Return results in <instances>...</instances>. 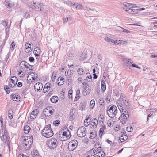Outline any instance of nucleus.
<instances>
[{
	"mask_svg": "<svg viewBox=\"0 0 157 157\" xmlns=\"http://www.w3.org/2000/svg\"><path fill=\"white\" fill-rule=\"evenodd\" d=\"M12 99L13 101H20V98L19 97H16L15 94L12 95Z\"/></svg>",
	"mask_w": 157,
	"mask_h": 157,
	"instance_id": "30",
	"label": "nucleus"
},
{
	"mask_svg": "<svg viewBox=\"0 0 157 157\" xmlns=\"http://www.w3.org/2000/svg\"><path fill=\"white\" fill-rule=\"evenodd\" d=\"M42 134L44 137L49 138L53 135V131L51 129V125L49 124L45 127L42 131Z\"/></svg>",
	"mask_w": 157,
	"mask_h": 157,
	"instance_id": "2",
	"label": "nucleus"
},
{
	"mask_svg": "<svg viewBox=\"0 0 157 157\" xmlns=\"http://www.w3.org/2000/svg\"><path fill=\"white\" fill-rule=\"evenodd\" d=\"M82 86H83L84 88V90H83V91L84 90H88V92L89 93L90 90H89V87L85 83V82H83L82 83Z\"/></svg>",
	"mask_w": 157,
	"mask_h": 157,
	"instance_id": "23",
	"label": "nucleus"
},
{
	"mask_svg": "<svg viewBox=\"0 0 157 157\" xmlns=\"http://www.w3.org/2000/svg\"><path fill=\"white\" fill-rule=\"evenodd\" d=\"M94 152L95 154L99 157H103L105 155V153L104 151L101 149H98L97 151L95 150Z\"/></svg>",
	"mask_w": 157,
	"mask_h": 157,
	"instance_id": "12",
	"label": "nucleus"
},
{
	"mask_svg": "<svg viewBox=\"0 0 157 157\" xmlns=\"http://www.w3.org/2000/svg\"><path fill=\"white\" fill-rule=\"evenodd\" d=\"M3 23L4 25H5V26L6 27V29H8L10 28V26H9L8 25V23L7 22H6V21H4L3 22Z\"/></svg>",
	"mask_w": 157,
	"mask_h": 157,
	"instance_id": "50",
	"label": "nucleus"
},
{
	"mask_svg": "<svg viewBox=\"0 0 157 157\" xmlns=\"http://www.w3.org/2000/svg\"><path fill=\"white\" fill-rule=\"evenodd\" d=\"M86 78L88 82H91L92 80V77L90 73H87L86 75Z\"/></svg>",
	"mask_w": 157,
	"mask_h": 157,
	"instance_id": "24",
	"label": "nucleus"
},
{
	"mask_svg": "<svg viewBox=\"0 0 157 157\" xmlns=\"http://www.w3.org/2000/svg\"><path fill=\"white\" fill-rule=\"evenodd\" d=\"M77 72L78 74L82 75L83 74L84 70L82 68H79L78 69Z\"/></svg>",
	"mask_w": 157,
	"mask_h": 157,
	"instance_id": "34",
	"label": "nucleus"
},
{
	"mask_svg": "<svg viewBox=\"0 0 157 157\" xmlns=\"http://www.w3.org/2000/svg\"><path fill=\"white\" fill-rule=\"evenodd\" d=\"M105 84V81L103 80L101 82V86L102 90L103 92L105 91L106 90V86Z\"/></svg>",
	"mask_w": 157,
	"mask_h": 157,
	"instance_id": "21",
	"label": "nucleus"
},
{
	"mask_svg": "<svg viewBox=\"0 0 157 157\" xmlns=\"http://www.w3.org/2000/svg\"><path fill=\"white\" fill-rule=\"evenodd\" d=\"M86 131L84 126L79 127L77 132L78 136L79 137L82 138L85 137L86 134Z\"/></svg>",
	"mask_w": 157,
	"mask_h": 157,
	"instance_id": "5",
	"label": "nucleus"
},
{
	"mask_svg": "<svg viewBox=\"0 0 157 157\" xmlns=\"http://www.w3.org/2000/svg\"><path fill=\"white\" fill-rule=\"evenodd\" d=\"M4 89L5 91L7 94H9L10 92V90H8L9 89V87L8 86L5 85L4 86Z\"/></svg>",
	"mask_w": 157,
	"mask_h": 157,
	"instance_id": "37",
	"label": "nucleus"
},
{
	"mask_svg": "<svg viewBox=\"0 0 157 157\" xmlns=\"http://www.w3.org/2000/svg\"><path fill=\"white\" fill-rule=\"evenodd\" d=\"M108 107L107 109V113L108 116L111 118H113L116 117L117 114L118 110L117 107L112 105L109 109Z\"/></svg>",
	"mask_w": 157,
	"mask_h": 157,
	"instance_id": "3",
	"label": "nucleus"
},
{
	"mask_svg": "<svg viewBox=\"0 0 157 157\" xmlns=\"http://www.w3.org/2000/svg\"><path fill=\"white\" fill-rule=\"evenodd\" d=\"M58 100V98L57 96H54L52 97L50 99L51 102L52 103L57 102Z\"/></svg>",
	"mask_w": 157,
	"mask_h": 157,
	"instance_id": "26",
	"label": "nucleus"
},
{
	"mask_svg": "<svg viewBox=\"0 0 157 157\" xmlns=\"http://www.w3.org/2000/svg\"><path fill=\"white\" fill-rule=\"evenodd\" d=\"M5 44V42L3 41V42L2 43V44L0 46V52H1L3 48L4 47Z\"/></svg>",
	"mask_w": 157,
	"mask_h": 157,
	"instance_id": "51",
	"label": "nucleus"
},
{
	"mask_svg": "<svg viewBox=\"0 0 157 157\" xmlns=\"http://www.w3.org/2000/svg\"><path fill=\"white\" fill-rule=\"evenodd\" d=\"M18 80L16 76L12 77L9 84L10 86L11 87H14L17 84Z\"/></svg>",
	"mask_w": 157,
	"mask_h": 157,
	"instance_id": "9",
	"label": "nucleus"
},
{
	"mask_svg": "<svg viewBox=\"0 0 157 157\" xmlns=\"http://www.w3.org/2000/svg\"><path fill=\"white\" fill-rule=\"evenodd\" d=\"M29 77H27V82L28 83L30 84L32 82H33L32 81H31V79H28Z\"/></svg>",
	"mask_w": 157,
	"mask_h": 157,
	"instance_id": "59",
	"label": "nucleus"
},
{
	"mask_svg": "<svg viewBox=\"0 0 157 157\" xmlns=\"http://www.w3.org/2000/svg\"><path fill=\"white\" fill-rule=\"evenodd\" d=\"M90 127L93 128H96L98 124V120L95 118H93L92 121H91L90 120Z\"/></svg>",
	"mask_w": 157,
	"mask_h": 157,
	"instance_id": "10",
	"label": "nucleus"
},
{
	"mask_svg": "<svg viewBox=\"0 0 157 157\" xmlns=\"http://www.w3.org/2000/svg\"><path fill=\"white\" fill-rule=\"evenodd\" d=\"M34 89L36 91H39L41 90L43 87L42 84L40 82L36 83L34 85Z\"/></svg>",
	"mask_w": 157,
	"mask_h": 157,
	"instance_id": "13",
	"label": "nucleus"
},
{
	"mask_svg": "<svg viewBox=\"0 0 157 157\" xmlns=\"http://www.w3.org/2000/svg\"><path fill=\"white\" fill-rule=\"evenodd\" d=\"M104 99L103 98H101L99 101V103L100 104V105L101 106H103L104 104L103 103H104Z\"/></svg>",
	"mask_w": 157,
	"mask_h": 157,
	"instance_id": "44",
	"label": "nucleus"
},
{
	"mask_svg": "<svg viewBox=\"0 0 157 157\" xmlns=\"http://www.w3.org/2000/svg\"><path fill=\"white\" fill-rule=\"evenodd\" d=\"M106 128V126H103L101 128L99 131V135H102L104 132V130Z\"/></svg>",
	"mask_w": 157,
	"mask_h": 157,
	"instance_id": "29",
	"label": "nucleus"
},
{
	"mask_svg": "<svg viewBox=\"0 0 157 157\" xmlns=\"http://www.w3.org/2000/svg\"><path fill=\"white\" fill-rule=\"evenodd\" d=\"M72 90L71 89H70L69 90L68 93V96H69V98H71L72 97Z\"/></svg>",
	"mask_w": 157,
	"mask_h": 157,
	"instance_id": "52",
	"label": "nucleus"
},
{
	"mask_svg": "<svg viewBox=\"0 0 157 157\" xmlns=\"http://www.w3.org/2000/svg\"><path fill=\"white\" fill-rule=\"evenodd\" d=\"M58 144V142L56 139L52 138L48 142V145L51 149H54L56 148Z\"/></svg>",
	"mask_w": 157,
	"mask_h": 157,
	"instance_id": "4",
	"label": "nucleus"
},
{
	"mask_svg": "<svg viewBox=\"0 0 157 157\" xmlns=\"http://www.w3.org/2000/svg\"><path fill=\"white\" fill-rule=\"evenodd\" d=\"M123 98L121 97L117 101L116 103L119 110L121 112H123L124 109V106L123 104V102L122 101Z\"/></svg>",
	"mask_w": 157,
	"mask_h": 157,
	"instance_id": "7",
	"label": "nucleus"
},
{
	"mask_svg": "<svg viewBox=\"0 0 157 157\" xmlns=\"http://www.w3.org/2000/svg\"><path fill=\"white\" fill-rule=\"evenodd\" d=\"M71 20V18L70 17H67L66 18H65L63 19V22H67L68 21Z\"/></svg>",
	"mask_w": 157,
	"mask_h": 157,
	"instance_id": "53",
	"label": "nucleus"
},
{
	"mask_svg": "<svg viewBox=\"0 0 157 157\" xmlns=\"http://www.w3.org/2000/svg\"><path fill=\"white\" fill-rule=\"evenodd\" d=\"M20 64L23 65L26 68H29V67L28 66H29V67L30 66L31 68H32V67H33V66L30 65L27 62L25 61H22L20 63Z\"/></svg>",
	"mask_w": 157,
	"mask_h": 157,
	"instance_id": "20",
	"label": "nucleus"
},
{
	"mask_svg": "<svg viewBox=\"0 0 157 157\" xmlns=\"http://www.w3.org/2000/svg\"><path fill=\"white\" fill-rule=\"evenodd\" d=\"M29 137V139H28L27 140L26 139H24L23 143V146L26 148H27V149H28L31 146L33 138V136H30Z\"/></svg>",
	"mask_w": 157,
	"mask_h": 157,
	"instance_id": "6",
	"label": "nucleus"
},
{
	"mask_svg": "<svg viewBox=\"0 0 157 157\" xmlns=\"http://www.w3.org/2000/svg\"><path fill=\"white\" fill-rule=\"evenodd\" d=\"M105 40L106 41L110 43V41L111 40V39L108 37H106L105 38Z\"/></svg>",
	"mask_w": 157,
	"mask_h": 157,
	"instance_id": "57",
	"label": "nucleus"
},
{
	"mask_svg": "<svg viewBox=\"0 0 157 157\" xmlns=\"http://www.w3.org/2000/svg\"><path fill=\"white\" fill-rule=\"evenodd\" d=\"M15 46V44L14 43V42H12L11 44V47L12 48H13V49L14 48Z\"/></svg>",
	"mask_w": 157,
	"mask_h": 157,
	"instance_id": "64",
	"label": "nucleus"
},
{
	"mask_svg": "<svg viewBox=\"0 0 157 157\" xmlns=\"http://www.w3.org/2000/svg\"><path fill=\"white\" fill-rule=\"evenodd\" d=\"M95 105V101L94 100H92L90 102V108L93 109Z\"/></svg>",
	"mask_w": 157,
	"mask_h": 157,
	"instance_id": "31",
	"label": "nucleus"
},
{
	"mask_svg": "<svg viewBox=\"0 0 157 157\" xmlns=\"http://www.w3.org/2000/svg\"><path fill=\"white\" fill-rule=\"evenodd\" d=\"M22 86V82H19L17 84V86L18 87H21Z\"/></svg>",
	"mask_w": 157,
	"mask_h": 157,
	"instance_id": "63",
	"label": "nucleus"
},
{
	"mask_svg": "<svg viewBox=\"0 0 157 157\" xmlns=\"http://www.w3.org/2000/svg\"><path fill=\"white\" fill-rule=\"evenodd\" d=\"M125 11L131 14H134V13H132L133 10H132V9L130 8H127V10H125Z\"/></svg>",
	"mask_w": 157,
	"mask_h": 157,
	"instance_id": "46",
	"label": "nucleus"
},
{
	"mask_svg": "<svg viewBox=\"0 0 157 157\" xmlns=\"http://www.w3.org/2000/svg\"><path fill=\"white\" fill-rule=\"evenodd\" d=\"M153 114V112H151L150 113V114L148 115V116L147 117V121H148V120L149 119L148 118L151 117L152 116Z\"/></svg>",
	"mask_w": 157,
	"mask_h": 157,
	"instance_id": "55",
	"label": "nucleus"
},
{
	"mask_svg": "<svg viewBox=\"0 0 157 157\" xmlns=\"http://www.w3.org/2000/svg\"><path fill=\"white\" fill-rule=\"evenodd\" d=\"M30 74L32 77H36V78H38V75L36 73L33 72H32Z\"/></svg>",
	"mask_w": 157,
	"mask_h": 157,
	"instance_id": "41",
	"label": "nucleus"
},
{
	"mask_svg": "<svg viewBox=\"0 0 157 157\" xmlns=\"http://www.w3.org/2000/svg\"><path fill=\"white\" fill-rule=\"evenodd\" d=\"M130 7L131 8L135 7H137V6H136V4H130Z\"/></svg>",
	"mask_w": 157,
	"mask_h": 157,
	"instance_id": "60",
	"label": "nucleus"
},
{
	"mask_svg": "<svg viewBox=\"0 0 157 157\" xmlns=\"http://www.w3.org/2000/svg\"><path fill=\"white\" fill-rule=\"evenodd\" d=\"M40 54L41 53V51L39 47H36L35 48L34 50V53H36V52Z\"/></svg>",
	"mask_w": 157,
	"mask_h": 157,
	"instance_id": "36",
	"label": "nucleus"
},
{
	"mask_svg": "<svg viewBox=\"0 0 157 157\" xmlns=\"http://www.w3.org/2000/svg\"><path fill=\"white\" fill-rule=\"evenodd\" d=\"M24 18L25 19L29 18L30 17V15L28 12H26L23 15Z\"/></svg>",
	"mask_w": 157,
	"mask_h": 157,
	"instance_id": "35",
	"label": "nucleus"
},
{
	"mask_svg": "<svg viewBox=\"0 0 157 157\" xmlns=\"http://www.w3.org/2000/svg\"><path fill=\"white\" fill-rule=\"evenodd\" d=\"M33 47L31 48V47L25 49V51L27 53H29L32 51L33 49Z\"/></svg>",
	"mask_w": 157,
	"mask_h": 157,
	"instance_id": "39",
	"label": "nucleus"
},
{
	"mask_svg": "<svg viewBox=\"0 0 157 157\" xmlns=\"http://www.w3.org/2000/svg\"><path fill=\"white\" fill-rule=\"evenodd\" d=\"M72 71H72L71 70L67 71V73L69 74V76H68V78H72L73 74Z\"/></svg>",
	"mask_w": 157,
	"mask_h": 157,
	"instance_id": "45",
	"label": "nucleus"
},
{
	"mask_svg": "<svg viewBox=\"0 0 157 157\" xmlns=\"http://www.w3.org/2000/svg\"><path fill=\"white\" fill-rule=\"evenodd\" d=\"M121 29H122V31L123 32H126L127 33H130V31L126 29H124L122 28H121Z\"/></svg>",
	"mask_w": 157,
	"mask_h": 157,
	"instance_id": "54",
	"label": "nucleus"
},
{
	"mask_svg": "<svg viewBox=\"0 0 157 157\" xmlns=\"http://www.w3.org/2000/svg\"><path fill=\"white\" fill-rule=\"evenodd\" d=\"M31 129L30 128L28 125H26L24 127V132L25 134L28 133Z\"/></svg>",
	"mask_w": 157,
	"mask_h": 157,
	"instance_id": "22",
	"label": "nucleus"
},
{
	"mask_svg": "<svg viewBox=\"0 0 157 157\" xmlns=\"http://www.w3.org/2000/svg\"><path fill=\"white\" fill-rule=\"evenodd\" d=\"M38 112L37 110H33L31 113L30 116V118L32 119H34L36 117V115L38 114Z\"/></svg>",
	"mask_w": 157,
	"mask_h": 157,
	"instance_id": "15",
	"label": "nucleus"
},
{
	"mask_svg": "<svg viewBox=\"0 0 157 157\" xmlns=\"http://www.w3.org/2000/svg\"><path fill=\"white\" fill-rule=\"evenodd\" d=\"M124 7H123V9L125 10H127V8L130 7V4L129 3H126L125 4H124Z\"/></svg>",
	"mask_w": 157,
	"mask_h": 157,
	"instance_id": "42",
	"label": "nucleus"
},
{
	"mask_svg": "<svg viewBox=\"0 0 157 157\" xmlns=\"http://www.w3.org/2000/svg\"><path fill=\"white\" fill-rule=\"evenodd\" d=\"M50 107H48L44 109V113L46 115L47 114V112H49V114H47V116H49L52 114H53L55 111V109H52V110L50 109Z\"/></svg>",
	"mask_w": 157,
	"mask_h": 157,
	"instance_id": "11",
	"label": "nucleus"
},
{
	"mask_svg": "<svg viewBox=\"0 0 157 157\" xmlns=\"http://www.w3.org/2000/svg\"><path fill=\"white\" fill-rule=\"evenodd\" d=\"M129 114L128 112L125 111L124 113L121 115L120 117L118 118V120H120V119H126L129 117Z\"/></svg>",
	"mask_w": 157,
	"mask_h": 157,
	"instance_id": "14",
	"label": "nucleus"
},
{
	"mask_svg": "<svg viewBox=\"0 0 157 157\" xmlns=\"http://www.w3.org/2000/svg\"><path fill=\"white\" fill-rule=\"evenodd\" d=\"M60 121L59 120H55L53 123V124L56 126H57L60 124Z\"/></svg>",
	"mask_w": 157,
	"mask_h": 157,
	"instance_id": "38",
	"label": "nucleus"
},
{
	"mask_svg": "<svg viewBox=\"0 0 157 157\" xmlns=\"http://www.w3.org/2000/svg\"><path fill=\"white\" fill-rule=\"evenodd\" d=\"M88 118L86 119L84 121V125L85 126L87 127L88 126L90 125V121L87 122Z\"/></svg>",
	"mask_w": 157,
	"mask_h": 157,
	"instance_id": "33",
	"label": "nucleus"
},
{
	"mask_svg": "<svg viewBox=\"0 0 157 157\" xmlns=\"http://www.w3.org/2000/svg\"><path fill=\"white\" fill-rule=\"evenodd\" d=\"M29 60L30 62H33L34 61V58L33 57H30L29 58Z\"/></svg>",
	"mask_w": 157,
	"mask_h": 157,
	"instance_id": "56",
	"label": "nucleus"
},
{
	"mask_svg": "<svg viewBox=\"0 0 157 157\" xmlns=\"http://www.w3.org/2000/svg\"><path fill=\"white\" fill-rule=\"evenodd\" d=\"M32 153L33 157H38L39 155V154L37 150H33Z\"/></svg>",
	"mask_w": 157,
	"mask_h": 157,
	"instance_id": "25",
	"label": "nucleus"
},
{
	"mask_svg": "<svg viewBox=\"0 0 157 157\" xmlns=\"http://www.w3.org/2000/svg\"><path fill=\"white\" fill-rule=\"evenodd\" d=\"M75 8L76 9H82V10H85L86 9H84V7L83 6H82V4H79V5H78L76 6L75 7Z\"/></svg>",
	"mask_w": 157,
	"mask_h": 157,
	"instance_id": "32",
	"label": "nucleus"
},
{
	"mask_svg": "<svg viewBox=\"0 0 157 157\" xmlns=\"http://www.w3.org/2000/svg\"><path fill=\"white\" fill-rule=\"evenodd\" d=\"M14 4L13 3H10L8 2V6L9 7H12L13 6Z\"/></svg>",
	"mask_w": 157,
	"mask_h": 157,
	"instance_id": "61",
	"label": "nucleus"
},
{
	"mask_svg": "<svg viewBox=\"0 0 157 157\" xmlns=\"http://www.w3.org/2000/svg\"><path fill=\"white\" fill-rule=\"evenodd\" d=\"M58 81H60V82H59L58 84L59 85H61L64 83V79L63 77H60L57 79Z\"/></svg>",
	"mask_w": 157,
	"mask_h": 157,
	"instance_id": "27",
	"label": "nucleus"
},
{
	"mask_svg": "<svg viewBox=\"0 0 157 157\" xmlns=\"http://www.w3.org/2000/svg\"><path fill=\"white\" fill-rule=\"evenodd\" d=\"M133 130V128L131 126H128L126 128V130L128 132H130Z\"/></svg>",
	"mask_w": 157,
	"mask_h": 157,
	"instance_id": "47",
	"label": "nucleus"
},
{
	"mask_svg": "<svg viewBox=\"0 0 157 157\" xmlns=\"http://www.w3.org/2000/svg\"><path fill=\"white\" fill-rule=\"evenodd\" d=\"M41 4L40 3L33 2V4L30 5V7L35 10L41 11Z\"/></svg>",
	"mask_w": 157,
	"mask_h": 157,
	"instance_id": "8",
	"label": "nucleus"
},
{
	"mask_svg": "<svg viewBox=\"0 0 157 157\" xmlns=\"http://www.w3.org/2000/svg\"><path fill=\"white\" fill-rule=\"evenodd\" d=\"M122 101L124 105L127 107H128L130 106V103L128 102V100L124 98H123Z\"/></svg>",
	"mask_w": 157,
	"mask_h": 157,
	"instance_id": "28",
	"label": "nucleus"
},
{
	"mask_svg": "<svg viewBox=\"0 0 157 157\" xmlns=\"http://www.w3.org/2000/svg\"><path fill=\"white\" fill-rule=\"evenodd\" d=\"M119 44H124L127 42V41L125 40H119Z\"/></svg>",
	"mask_w": 157,
	"mask_h": 157,
	"instance_id": "43",
	"label": "nucleus"
},
{
	"mask_svg": "<svg viewBox=\"0 0 157 157\" xmlns=\"http://www.w3.org/2000/svg\"><path fill=\"white\" fill-rule=\"evenodd\" d=\"M50 85L51 84L49 83H47L45 84L43 89L44 93H45L49 90L50 88Z\"/></svg>",
	"mask_w": 157,
	"mask_h": 157,
	"instance_id": "17",
	"label": "nucleus"
},
{
	"mask_svg": "<svg viewBox=\"0 0 157 157\" xmlns=\"http://www.w3.org/2000/svg\"><path fill=\"white\" fill-rule=\"evenodd\" d=\"M152 153L150 152L144 155V157H150V156H152Z\"/></svg>",
	"mask_w": 157,
	"mask_h": 157,
	"instance_id": "48",
	"label": "nucleus"
},
{
	"mask_svg": "<svg viewBox=\"0 0 157 157\" xmlns=\"http://www.w3.org/2000/svg\"><path fill=\"white\" fill-rule=\"evenodd\" d=\"M120 121L123 124H126L127 120L123 119L122 118L120 119Z\"/></svg>",
	"mask_w": 157,
	"mask_h": 157,
	"instance_id": "49",
	"label": "nucleus"
},
{
	"mask_svg": "<svg viewBox=\"0 0 157 157\" xmlns=\"http://www.w3.org/2000/svg\"><path fill=\"white\" fill-rule=\"evenodd\" d=\"M56 73L53 72L52 73V76L51 79L53 82L55 81V78L56 77Z\"/></svg>",
	"mask_w": 157,
	"mask_h": 157,
	"instance_id": "40",
	"label": "nucleus"
},
{
	"mask_svg": "<svg viewBox=\"0 0 157 157\" xmlns=\"http://www.w3.org/2000/svg\"><path fill=\"white\" fill-rule=\"evenodd\" d=\"M123 135H124V137H123V136H121L119 138V140L120 141H121V142H122L125 141L126 140L128 139V136L125 133H123Z\"/></svg>",
	"mask_w": 157,
	"mask_h": 157,
	"instance_id": "18",
	"label": "nucleus"
},
{
	"mask_svg": "<svg viewBox=\"0 0 157 157\" xmlns=\"http://www.w3.org/2000/svg\"><path fill=\"white\" fill-rule=\"evenodd\" d=\"M73 141L74 142V143H72L71 145V149L69 148V146L68 148L69 149V150L70 151H72L76 147L77 145L78 142L76 140H73Z\"/></svg>",
	"mask_w": 157,
	"mask_h": 157,
	"instance_id": "16",
	"label": "nucleus"
},
{
	"mask_svg": "<svg viewBox=\"0 0 157 157\" xmlns=\"http://www.w3.org/2000/svg\"><path fill=\"white\" fill-rule=\"evenodd\" d=\"M8 117L10 119H11L13 118V112L12 109L9 110L8 111Z\"/></svg>",
	"mask_w": 157,
	"mask_h": 157,
	"instance_id": "19",
	"label": "nucleus"
},
{
	"mask_svg": "<svg viewBox=\"0 0 157 157\" xmlns=\"http://www.w3.org/2000/svg\"><path fill=\"white\" fill-rule=\"evenodd\" d=\"M31 44H30L27 43V44H25V49L28 48L30 47Z\"/></svg>",
	"mask_w": 157,
	"mask_h": 157,
	"instance_id": "58",
	"label": "nucleus"
},
{
	"mask_svg": "<svg viewBox=\"0 0 157 157\" xmlns=\"http://www.w3.org/2000/svg\"><path fill=\"white\" fill-rule=\"evenodd\" d=\"M18 157H29L28 156H27L25 155L22 154H19Z\"/></svg>",
	"mask_w": 157,
	"mask_h": 157,
	"instance_id": "62",
	"label": "nucleus"
},
{
	"mask_svg": "<svg viewBox=\"0 0 157 157\" xmlns=\"http://www.w3.org/2000/svg\"><path fill=\"white\" fill-rule=\"evenodd\" d=\"M59 138H64V140H66L70 137L69 135H70V133L67 127L66 126L63 127L59 132Z\"/></svg>",
	"mask_w": 157,
	"mask_h": 157,
	"instance_id": "1",
	"label": "nucleus"
}]
</instances>
